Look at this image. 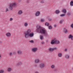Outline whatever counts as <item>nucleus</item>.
I'll return each instance as SVG.
<instances>
[{
    "mask_svg": "<svg viewBox=\"0 0 73 73\" xmlns=\"http://www.w3.org/2000/svg\"><path fill=\"white\" fill-rule=\"evenodd\" d=\"M37 29L36 32L39 33H41L44 35L45 36H47L48 34V33L45 29H42L41 27L39 25H37L36 26Z\"/></svg>",
    "mask_w": 73,
    "mask_h": 73,
    "instance_id": "nucleus-1",
    "label": "nucleus"
},
{
    "mask_svg": "<svg viewBox=\"0 0 73 73\" xmlns=\"http://www.w3.org/2000/svg\"><path fill=\"white\" fill-rule=\"evenodd\" d=\"M31 32V29H28L26 32H25L24 36L26 38L29 37V35Z\"/></svg>",
    "mask_w": 73,
    "mask_h": 73,
    "instance_id": "nucleus-2",
    "label": "nucleus"
},
{
    "mask_svg": "<svg viewBox=\"0 0 73 73\" xmlns=\"http://www.w3.org/2000/svg\"><path fill=\"white\" fill-rule=\"evenodd\" d=\"M17 5V3L14 2L10 4L9 6V8L11 10H12L13 8H15L16 7V5Z\"/></svg>",
    "mask_w": 73,
    "mask_h": 73,
    "instance_id": "nucleus-3",
    "label": "nucleus"
},
{
    "mask_svg": "<svg viewBox=\"0 0 73 73\" xmlns=\"http://www.w3.org/2000/svg\"><path fill=\"white\" fill-rule=\"evenodd\" d=\"M32 51L33 52L35 53L37 51V48H32Z\"/></svg>",
    "mask_w": 73,
    "mask_h": 73,
    "instance_id": "nucleus-4",
    "label": "nucleus"
},
{
    "mask_svg": "<svg viewBox=\"0 0 73 73\" xmlns=\"http://www.w3.org/2000/svg\"><path fill=\"white\" fill-rule=\"evenodd\" d=\"M40 13H41L40 11H37L35 13L36 16H40Z\"/></svg>",
    "mask_w": 73,
    "mask_h": 73,
    "instance_id": "nucleus-5",
    "label": "nucleus"
},
{
    "mask_svg": "<svg viewBox=\"0 0 73 73\" xmlns=\"http://www.w3.org/2000/svg\"><path fill=\"white\" fill-rule=\"evenodd\" d=\"M39 67L40 68H44V67H45V64L44 63H41Z\"/></svg>",
    "mask_w": 73,
    "mask_h": 73,
    "instance_id": "nucleus-6",
    "label": "nucleus"
},
{
    "mask_svg": "<svg viewBox=\"0 0 73 73\" xmlns=\"http://www.w3.org/2000/svg\"><path fill=\"white\" fill-rule=\"evenodd\" d=\"M29 36L30 37H33L34 36V33H31L29 34Z\"/></svg>",
    "mask_w": 73,
    "mask_h": 73,
    "instance_id": "nucleus-7",
    "label": "nucleus"
},
{
    "mask_svg": "<svg viewBox=\"0 0 73 73\" xmlns=\"http://www.w3.org/2000/svg\"><path fill=\"white\" fill-rule=\"evenodd\" d=\"M62 12L64 13H66L67 12V11H66V9H63L62 10Z\"/></svg>",
    "mask_w": 73,
    "mask_h": 73,
    "instance_id": "nucleus-8",
    "label": "nucleus"
},
{
    "mask_svg": "<svg viewBox=\"0 0 73 73\" xmlns=\"http://www.w3.org/2000/svg\"><path fill=\"white\" fill-rule=\"evenodd\" d=\"M68 38L69 39H71V40H73V36L70 35L68 36Z\"/></svg>",
    "mask_w": 73,
    "mask_h": 73,
    "instance_id": "nucleus-9",
    "label": "nucleus"
},
{
    "mask_svg": "<svg viewBox=\"0 0 73 73\" xmlns=\"http://www.w3.org/2000/svg\"><path fill=\"white\" fill-rule=\"evenodd\" d=\"M35 63L36 64H37L40 62V60H39V59H37L35 60Z\"/></svg>",
    "mask_w": 73,
    "mask_h": 73,
    "instance_id": "nucleus-10",
    "label": "nucleus"
},
{
    "mask_svg": "<svg viewBox=\"0 0 73 73\" xmlns=\"http://www.w3.org/2000/svg\"><path fill=\"white\" fill-rule=\"evenodd\" d=\"M28 25V23L27 22H25L24 24V26L25 27H27Z\"/></svg>",
    "mask_w": 73,
    "mask_h": 73,
    "instance_id": "nucleus-11",
    "label": "nucleus"
},
{
    "mask_svg": "<svg viewBox=\"0 0 73 73\" xmlns=\"http://www.w3.org/2000/svg\"><path fill=\"white\" fill-rule=\"evenodd\" d=\"M66 58L67 59H69V58H70V56L68 54H66L65 56Z\"/></svg>",
    "mask_w": 73,
    "mask_h": 73,
    "instance_id": "nucleus-12",
    "label": "nucleus"
},
{
    "mask_svg": "<svg viewBox=\"0 0 73 73\" xmlns=\"http://www.w3.org/2000/svg\"><path fill=\"white\" fill-rule=\"evenodd\" d=\"M18 14L19 15H22L23 14V11L19 10L18 12Z\"/></svg>",
    "mask_w": 73,
    "mask_h": 73,
    "instance_id": "nucleus-13",
    "label": "nucleus"
},
{
    "mask_svg": "<svg viewBox=\"0 0 73 73\" xmlns=\"http://www.w3.org/2000/svg\"><path fill=\"white\" fill-rule=\"evenodd\" d=\"M6 35L7 37H10L11 35V33H7L6 34Z\"/></svg>",
    "mask_w": 73,
    "mask_h": 73,
    "instance_id": "nucleus-14",
    "label": "nucleus"
},
{
    "mask_svg": "<svg viewBox=\"0 0 73 73\" xmlns=\"http://www.w3.org/2000/svg\"><path fill=\"white\" fill-rule=\"evenodd\" d=\"M51 44H55V39H54V40H52L51 41Z\"/></svg>",
    "mask_w": 73,
    "mask_h": 73,
    "instance_id": "nucleus-15",
    "label": "nucleus"
},
{
    "mask_svg": "<svg viewBox=\"0 0 73 73\" xmlns=\"http://www.w3.org/2000/svg\"><path fill=\"white\" fill-rule=\"evenodd\" d=\"M55 44H59L60 43V41L57 40L55 39Z\"/></svg>",
    "mask_w": 73,
    "mask_h": 73,
    "instance_id": "nucleus-16",
    "label": "nucleus"
},
{
    "mask_svg": "<svg viewBox=\"0 0 73 73\" xmlns=\"http://www.w3.org/2000/svg\"><path fill=\"white\" fill-rule=\"evenodd\" d=\"M45 25L46 27H49V23H48L46 22L45 23Z\"/></svg>",
    "mask_w": 73,
    "mask_h": 73,
    "instance_id": "nucleus-17",
    "label": "nucleus"
},
{
    "mask_svg": "<svg viewBox=\"0 0 73 73\" xmlns=\"http://www.w3.org/2000/svg\"><path fill=\"white\" fill-rule=\"evenodd\" d=\"M64 32L65 33H68V30H67V29H64Z\"/></svg>",
    "mask_w": 73,
    "mask_h": 73,
    "instance_id": "nucleus-18",
    "label": "nucleus"
},
{
    "mask_svg": "<svg viewBox=\"0 0 73 73\" xmlns=\"http://www.w3.org/2000/svg\"><path fill=\"white\" fill-rule=\"evenodd\" d=\"M17 53L19 54H21V51L20 50H18L17 51Z\"/></svg>",
    "mask_w": 73,
    "mask_h": 73,
    "instance_id": "nucleus-19",
    "label": "nucleus"
},
{
    "mask_svg": "<svg viewBox=\"0 0 73 73\" xmlns=\"http://www.w3.org/2000/svg\"><path fill=\"white\" fill-rule=\"evenodd\" d=\"M43 38H44V36L42 35H41L40 36V39L41 40H42Z\"/></svg>",
    "mask_w": 73,
    "mask_h": 73,
    "instance_id": "nucleus-20",
    "label": "nucleus"
},
{
    "mask_svg": "<svg viewBox=\"0 0 73 73\" xmlns=\"http://www.w3.org/2000/svg\"><path fill=\"white\" fill-rule=\"evenodd\" d=\"M55 12L56 14H58L60 13V11L58 10H57Z\"/></svg>",
    "mask_w": 73,
    "mask_h": 73,
    "instance_id": "nucleus-21",
    "label": "nucleus"
},
{
    "mask_svg": "<svg viewBox=\"0 0 73 73\" xmlns=\"http://www.w3.org/2000/svg\"><path fill=\"white\" fill-rule=\"evenodd\" d=\"M70 5L71 7L73 6V1H71L70 2Z\"/></svg>",
    "mask_w": 73,
    "mask_h": 73,
    "instance_id": "nucleus-22",
    "label": "nucleus"
},
{
    "mask_svg": "<svg viewBox=\"0 0 73 73\" xmlns=\"http://www.w3.org/2000/svg\"><path fill=\"white\" fill-rule=\"evenodd\" d=\"M66 15V14H62L60 15V17H64V16H65Z\"/></svg>",
    "mask_w": 73,
    "mask_h": 73,
    "instance_id": "nucleus-23",
    "label": "nucleus"
},
{
    "mask_svg": "<svg viewBox=\"0 0 73 73\" xmlns=\"http://www.w3.org/2000/svg\"><path fill=\"white\" fill-rule=\"evenodd\" d=\"M58 56L59 57H62V54H61V53H59V54H58Z\"/></svg>",
    "mask_w": 73,
    "mask_h": 73,
    "instance_id": "nucleus-24",
    "label": "nucleus"
},
{
    "mask_svg": "<svg viewBox=\"0 0 73 73\" xmlns=\"http://www.w3.org/2000/svg\"><path fill=\"white\" fill-rule=\"evenodd\" d=\"M40 21L41 22H42V23L43 22H44L45 21V19H40Z\"/></svg>",
    "mask_w": 73,
    "mask_h": 73,
    "instance_id": "nucleus-25",
    "label": "nucleus"
},
{
    "mask_svg": "<svg viewBox=\"0 0 73 73\" xmlns=\"http://www.w3.org/2000/svg\"><path fill=\"white\" fill-rule=\"evenodd\" d=\"M49 50L51 52H52V51H53V48H50L49 49Z\"/></svg>",
    "mask_w": 73,
    "mask_h": 73,
    "instance_id": "nucleus-26",
    "label": "nucleus"
},
{
    "mask_svg": "<svg viewBox=\"0 0 73 73\" xmlns=\"http://www.w3.org/2000/svg\"><path fill=\"white\" fill-rule=\"evenodd\" d=\"M71 14V13L70 11L68 12L67 13V15H68V16H70Z\"/></svg>",
    "mask_w": 73,
    "mask_h": 73,
    "instance_id": "nucleus-27",
    "label": "nucleus"
},
{
    "mask_svg": "<svg viewBox=\"0 0 73 73\" xmlns=\"http://www.w3.org/2000/svg\"><path fill=\"white\" fill-rule=\"evenodd\" d=\"M4 73V70H0V73Z\"/></svg>",
    "mask_w": 73,
    "mask_h": 73,
    "instance_id": "nucleus-28",
    "label": "nucleus"
},
{
    "mask_svg": "<svg viewBox=\"0 0 73 73\" xmlns=\"http://www.w3.org/2000/svg\"><path fill=\"white\" fill-rule=\"evenodd\" d=\"M54 67H55V66L54 65H52L51 66V68L52 69H54Z\"/></svg>",
    "mask_w": 73,
    "mask_h": 73,
    "instance_id": "nucleus-29",
    "label": "nucleus"
},
{
    "mask_svg": "<svg viewBox=\"0 0 73 73\" xmlns=\"http://www.w3.org/2000/svg\"><path fill=\"white\" fill-rule=\"evenodd\" d=\"M7 70L8 72H10L12 70V69L11 68H9L7 69Z\"/></svg>",
    "mask_w": 73,
    "mask_h": 73,
    "instance_id": "nucleus-30",
    "label": "nucleus"
},
{
    "mask_svg": "<svg viewBox=\"0 0 73 73\" xmlns=\"http://www.w3.org/2000/svg\"><path fill=\"white\" fill-rule=\"evenodd\" d=\"M70 27H71V28H73V23H72L70 25Z\"/></svg>",
    "mask_w": 73,
    "mask_h": 73,
    "instance_id": "nucleus-31",
    "label": "nucleus"
},
{
    "mask_svg": "<svg viewBox=\"0 0 73 73\" xmlns=\"http://www.w3.org/2000/svg\"><path fill=\"white\" fill-rule=\"evenodd\" d=\"M48 29H52V26H48Z\"/></svg>",
    "mask_w": 73,
    "mask_h": 73,
    "instance_id": "nucleus-32",
    "label": "nucleus"
},
{
    "mask_svg": "<svg viewBox=\"0 0 73 73\" xmlns=\"http://www.w3.org/2000/svg\"><path fill=\"white\" fill-rule=\"evenodd\" d=\"M40 3H41V4H44V1L43 0L41 1Z\"/></svg>",
    "mask_w": 73,
    "mask_h": 73,
    "instance_id": "nucleus-33",
    "label": "nucleus"
},
{
    "mask_svg": "<svg viewBox=\"0 0 73 73\" xmlns=\"http://www.w3.org/2000/svg\"><path fill=\"white\" fill-rule=\"evenodd\" d=\"M53 50H57V48L56 47L53 48Z\"/></svg>",
    "mask_w": 73,
    "mask_h": 73,
    "instance_id": "nucleus-34",
    "label": "nucleus"
},
{
    "mask_svg": "<svg viewBox=\"0 0 73 73\" xmlns=\"http://www.w3.org/2000/svg\"><path fill=\"white\" fill-rule=\"evenodd\" d=\"M29 42H31V43H33V40H30L29 41Z\"/></svg>",
    "mask_w": 73,
    "mask_h": 73,
    "instance_id": "nucleus-35",
    "label": "nucleus"
},
{
    "mask_svg": "<svg viewBox=\"0 0 73 73\" xmlns=\"http://www.w3.org/2000/svg\"><path fill=\"white\" fill-rule=\"evenodd\" d=\"M63 22L62 20H61L60 21V24H62V23Z\"/></svg>",
    "mask_w": 73,
    "mask_h": 73,
    "instance_id": "nucleus-36",
    "label": "nucleus"
},
{
    "mask_svg": "<svg viewBox=\"0 0 73 73\" xmlns=\"http://www.w3.org/2000/svg\"><path fill=\"white\" fill-rule=\"evenodd\" d=\"M13 20V18H10V21H11Z\"/></svg>",
    "mask_w": 73,
    "mask_h": 73,
    "instance_id": "nucleus-37",
    "label": "nucleus"
},
{
    "mask_svg": "<svg viewBox=\"0 0 73 73\" xmlns=\"http://www.w3.org/2000/svg\"><path fill=\"white\" fill-rule=\"evenodd\" d=\"M26 3H29V1L28 0H27L26 1Z\"/></svg>",
    "mask_w": 73,
    "mask_h": 73,
    "instance_id": "nucleus-38",
    "label": "nucleus"
},
{
    "mask_svg": "<svg viewBox=\"0 0 73 73\" xmlns=\"http://www.w3.org/2000/svg\"><path fill=\"white\" fill-rule=\"evenodd\" d=\"M6 12H7V11H8V9L7 8L6 9Z\"/></svg>",
    "mask_w": 73,
    "mask_h": 73,
    "instance_id": "nucleus-39",
    "label": "nucleus"
},
{
    "mask_svg": "<svg viewBox=\"0 0 73 73\" xmlns=\"http://www.w3.org/2000/svg\"><path fill=\"white\" fill-rule=\"evenodd\" d=\"M12 52L10 53V56H12Z\"/></svg>",
    "mask_w": 73,
    "mask_h": 73,
    "instance_id": "nucleus-40",
    "label": "nucleus"
},
{
    "mask_svg": "<svg viewBox=\"0 0 73 73\" xmlns=\"http://www.w3.org/2000/svg\"><path fill=\"white\" fill-rule=\"evenodd\" d=\"M54 27H57V25H54Z\"/></svg>",
    "mask_w": 73,
    "mask_h": 73,
    "instance_id": "nucleus-41",
    "label": "nucleus"
},
{
    "mask_svg": "<svg viewBox=\"0 0 73 73\" xmlns=\"http://www.w3.org/2000/svg\"><path fill=\"white\" fill-rule=\"evenodd\" d=\"M65 52H66V51H67V49L66 48L65 49Z\"/></svg>",
    "mask_w": 73,
    "mask_h": 73,
    "instance_id": "nucleus-42",
    "label": "nucleus"
},
{
    "mask_svg": "<svg viewBox=\"0 0 73 73\" xmlns=\"http://www.w3.org/2000/svg\"><path fill=\"white\" fill-rule=\"evenodd\" d=\"M35 73H38V72L37 71H35Z\"/></svg>",
    "mask_w": 73,
    "mask_h": 73,
    "instance_id": "nucleus-43",
    "label": "nucleus"
},
{
    "mask_svg": "<svg viewBox=\"0 0 73 73\" xmlns=\"http://www.w3.org/2000/svg\"><path fill=\"white\" fill-rule=\"evenodd\" d=\"M49 21H51V20H52V19H49Z\"/></svg>",
    "mask_w": 73,
    "mask_h": 73,
    "instance_id": "nucleus-44",
    "label": "nucleus"
},
{
    "mask_svg": "<svg viewBox=\"0 0 73 73\" xmlns=\"http://www.w3.org/2000/svg\"><path fill=\"white\" fill-rule=\"evenodd\" d=\"M0 58H1V55L0 54Z\"/></svg>",
    "mask_w": 73,
    "mask_h": 73,
    "instance_id": "nucleus-45",
    "label": "nucleus"
},
{
    "mask_svg": "<svg viewBox=\"0 0 73 73\" xmlns=\"http://www.w3.org/2000/svg\"><path fill=\"white\" fill-rule=\"evenodd\" d=\"M42 44H44V42H42Z\"/></svg>",
    "mask_w": 73,
    "mask_h": 73,
    "instance_id": "nucleus-46",
    "label": "nucleus"
},
{
    "mask_svg": "<svg viewBox=\"0 0 73 73\" xmlns=\"http://www.w3.org/2000/svg\"><path fill=\"white\" fill-rule=\"evenodd\" d=\"M21 1V0H18V1L19 2H20V1Z\"/></svg>",
    "mask_w": 73,
    "mask_h": 73,
    "instance_id": "nucleus-47",
    "label": "nucleus"
}]
</instances>
